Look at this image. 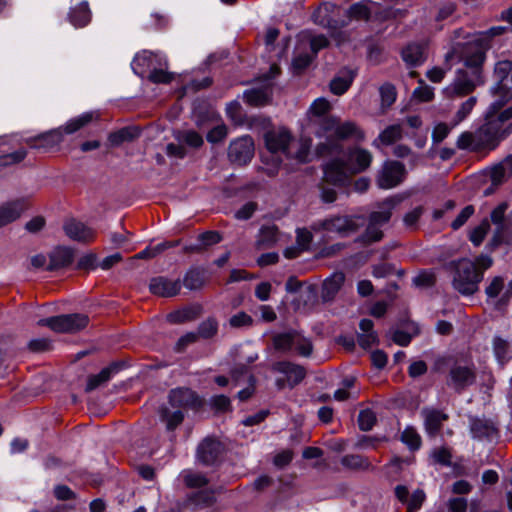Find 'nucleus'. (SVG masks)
<instances>
[{
  "label": "nucleus",
  "mask_w": 512,
  "mask_h": 512,
  "mask_svg": "<svg viewBox=\"0 0 512 512\" xmlns=\"http://www.w3.org/2000/svg\"><path fill=\"white\" fill-rule=\"evenodd\" d=\"M99 111H86L71 118L65 125L24 138V143L39 153H49L59 148L65 134H74L92 122L100 120Z\"/></svg>",
  "instance_id": "f257e3e1"
},
{
  "label": "nucleus",
  "mask_w": 512,
  "mask_h": 512,
  "mask_svg": "<svg viewBox=\"0 0 512 512\" xmlns=\"http://www.w3.org/2000/svg\"><path fill=\"white\" fill-rule=\"evenodd\" d=\"M435 373L444 374L445 384L457 394H462L476 383L477 374L474 364H462L453 355H443L435 359L433 364Z\"/></svg>",
  "instance_id": "f03ea898"
},
{
  "label": "nucleus",
  "mask_w": 512,
  "mask_h": 512,
  "mask_svg": "<svg viewBox=\"0 0 512 512\" xmlns=\"http://www.w3.org/2000/svg\"><path fill=\"white\" fill-rule=\"evenodd\" d=\"M501 109H492V103H490L484 114V123L475 130L477 141L475 149H479L480 152L495 150L512 134V122L505 124L506 119L500 117Z\"/></svg>",
  "instance_id": "7ed1b4c3"
},
{
  "label": "nucleus",
  "mask_w": 512,
  "mask_h": 512,
  "mask_svg": "<svg viewBox=\"0 0 512 512\" xmlns=\"http://www.w3.org/2000/svg\"><path fill=\"white\" fill-rule=\"evenodd\" d=\"M399 203L400 199L396 196H389L377 203L378 210L372 211L368 215L366 218V229L355 241L363 246H370L380 242L384 238V232L381 230V227L390 222L393 210Z\"/></svg>",
  "instance_id": "20e7f679"
},
{
  "label": "nucleus",
  "mask_w": 512,
  "mask_h": 512,
  "mask_svg": "<svg viewBox=\"0 0 512 512\" xmlns=\"http://www.w3.org/2000/svg\"><path fill=\"white\" fill-rule=\"evenodd\" d=\"M450 266L453 269V288L463 296H471L479 289V284L483 280V273L478 270L476 264L468 259L461 258L451 261Z\"/></svg>",
  "instance_id": "39448f33"
},
{
  "label": "nucleus",
  "mask_w": 512,
  "mask_h": 512,
  "mask_svg": "<svg viewBox=\"0 0 512 512\" xmlns=\"http://www.w3.org/2000/svg\"><path fill=\"white\" fill-rule=\"evenodd\" d=\"M366 222L361 214H330L312 224L314 231L336 233L340 237H348L360 230Z\"/></svg>",
  "instance_id": "423d86ee"
},
{
  "label": "nucleus",
  "mask_w": 512,
  "mask_h": 512,
  "mask_svg": "<svg viewBox=\"0 0 512 512\" xmlns=\"http://www.w3.org/2000/svg\"><path fill=\"white\" fill-rule=\"evenodd\" d=\"M493 73L496 82L490 88V93L495 97L491 102L492 109L503 108L512 100V87L507 84L509 76L512 77V61H497Z\"/></svg>",
  "instance_id": "0eeeda50"
},
{
  "label": "nucleus",
  "mask_w": 512,
  "mask_h": 512,
  "mask_svg": "<svg viewBox=\"0 0 512 512\" xmlns=\"http://www.w3.org/2000/svg\"><path fill=\"white\" fill-rule=\"evenodd\" d=\"M487 42L482 39L472 38L467 43V49L463 56V64L471 70V76L478 81V84H484L483 66L487 59L489 51Z\"/></svg>",
  "instance_id": "6e6552de"
},
{
  "label": "nucleus",
  "mask_w": 512,
  "mask_h": 512,
  "mask_svg": "<svg viewBox=\"0 0 512 512\" xmlns=\"http://www.w3.org/2000/svg\"><path fill=\"white\" fill-rule=\"evenodd\" d=\"M89 317L83 313H71L41 318L37 325L48 327L57 333H77L85 329L89 324Z\"/></svg>",
  "instance_id": "1a4fd4ad"
},
{
  "label": "nucleus",
  "mask_w": 512,
  "mask_h": 512,
  "mask_svg": "<svg viewBox=\"0 0 512 512\" xmlns=\"http://www.w3.org/2000/svg\"><path fill=\"white\" fill-rule=\"evenodd\" d=\"M405 165L397 160H385L376 174L378 188L389 190L399 186L406 177Z\"/></svg>",
  "instance_id": "9d476101"
},
{
  "label": "nucleus",
  "mask_w": 512,
  "mask_h": 512,
  "mask_svg": "<svg viewBox=\"0 0 512 512\" xmlns=\"http://www.w3.org/2000/svg\"><path fill=\"white\" fill-rule=\"evenodd\" d=\"M168 404L173 409L200 411L205 400L189 387H177L169 391L167 396Z\"/></svg>",
  "instance_id": "9b49d317"
},
{
  "label": "nucleus",
  "mask_w": 512,
  "mask_h": 512,
  "mask_svg": "<svg viewBox=\"0 0 512 512\" xmlns=\"http://www.w3.org/2000/svg\"><path fill=\"white\" fill-rule=\"evenodd\" d=\"M254 153L255 144L253 138L250 135H243L230 142L227 156L231 164L243 167L252 161Z\"/></svg>",
  "instance_id": "f8f14e48"
},
{
  "label": "nucleus",
  "mask_w": 512,
  "mask_h": 512,
  "mask_svg": "<svg viewBox=\"0 0 512 512\" xmlns=\"http://www.w3.org/2000/svg\"><path fill=\"white\" fill-rule=\"evenodd\" d=\"M224 451L225 446L218 438L207 436L197 446L196 459L203 466H215L220 463Z\"/></svg>",
  "instance_id": "ddd939ff"
},
{
  "label": "nucleus",
  "mask_w": 512,
  "mask_h": 512,
  "mask_svg": "<svg viewBox=\"0 0 512 512\" xmlns=\"http://www.w3.org/2000/svg\"><path fill=\"white\" fill-rule=\"evenodd\" d=\"M323 179L336 187H345L350 181V173L343 158L336 157L322 165Z\"/></svg>",
  "instance_id": "4468645a"
},
{
  "label": "nucleus",
  "mask_w": 512,
  "mask_h": 512,
  "mask_svg": "<svg viewBox=\"0 0 512 512\" xmlns=\"http://www.w3.org/2000/svg\"><path fill=\"white\" fill-rule=\"evenodd\" d=\"M156 66H168L165 56L149 50H142L133 57L131 69L135 75L144 79Z\"/></svg>",
  "instance_id": "2eb2a0df"
},
{
  "label": "nucleus",
  "mask_w": 512,
  "mask_h": 512,
  "mask_svg": "<svg viewBox=\"0 0 512 512\" xmlns=\"http://www.w3.org/2000/svg\"><path fill=\"white\" fill-rule=\"evenodd\" d=\"M481 85L466 70L459 69L454 81L443 89V94L449 99L461 98L470 95Z\"/></svg>",
  "instance_id": "dca6fc26"
},
{
  "label": "nucleus",
  "mask_w": 512,
  "mask_h": 512,
  "mask_svg": "<svg viewBox=\"0 0 512 512\" xmlns=\"http://www.w3.org/2000/svg\"><path fill=\"white\" fill-rule=\"evenodd\" d=\"M469 428L472 438L480 441L486 440L492 442L500 436L499 428L491 419L480 418L478 416L470 417Z\"/></svg>",
  "instance_id": "f3484780"
},
{
  "label": "nucleus",
  "mask_w": 512,
  "mask_h": 512,
  "mask_svg": "<svg viewBox=\"0 0 512 512\" xmlns=\"http://www.w3.org/2000/svg\"><path fill=\"white\" fill-rule=\"evenodd\" d=\"M344 161L352 175L364 172L372 162V154L364 148H349L344 155Z\"/></svg>",
  "instance_id": "a211bd4d"
},
{
  "label": "nucleus",
  "mask_w": 512,
  "mask_h": 512,
  "mask_svg": "<svg viewBox=\"0 0 512 512\" xmlns=\"http://www.w3.org/2000/svg\"><path fill=\"white\" fill-rule=\"evenodd\" d=\"M181 280H171L165 276H155L149 281V291L151 294L163 297L172 298L177 296L181 290Z\"/></svg>",
  "instance_id": "6ab92c4d"
},
{
  "label": "nucleus",
  "mask_w": 512,
  "mask_h": 512,
  "mask_svg": "<svg viewBox=\"0 0 512 512\" xmlns=\"http://www.w3.org/2000/svg\"><path fill=\"white\" fill-rule=\"evenodd\" d=\"M142 135V128L138 125H127L111 131L105 143L107 148H118L126 143H132Z\"/></svg>",
  "instance_id": "aec40b11"
},
{
  "label": "nucleus",
  "mask_w": 512,
  "mask_h": 512,
  "mask_svg": "<svg viewBox=\"0 0 512 512\" xmlns=\"http://www.w3.org/2000/svg\"><path fill=\"white\" fill-rule=\"evenodd\" d=\"M357 75L356 68L342 67L329 83L330 92L335 96H342L350 89Z\"/></svg>",
  "instance_id": "412c9836"
},
{
  "label": "nucleus",
  "mask_w": 512,
  "mask_h": 512,
  "mask_svg": "<svg viewBox=\"0 0 512 512\" xmlns=\"http://www.w3.org/2000/svg\"><path fill=\"white\" fill-rule=\"evenodd\" d=\"M28 207V201L24 198H18L0 205V228L19 219Z\"/></svg>",
  "instance_id": "4be33fe9"
},
{
  "label": "nucleus",
  "mask_w": 512,
  "mask_h": 512,
  "mask_svg": "<svg viewBox=\"0 0 512 512\" xmlns=\"http://www.w3.org/2000/svg\"><path fill=\"white\" fill-rule=\"evenodd\" d=\"M125 368L126 363L124 361L117 360L111 362L108 366L102 368L99 373L88 377L86 391L89 392L97 389Z\"/></svg>",
  "instance_id": "5701e85b"
},
{
  "label": "nucleus",
  "mask_w": 512,
  "mask_h": 512,
  "mask_svg": "<svg viewBox=\"0 0 512 512\" xmlns=\"http://www.w3.org/2000/svg\"><path fill=\"white\" fill-rule=\"evenodd\" d=\"M214 491L208 489H200L198 491L187 494L183 500L182 507L193 512L213 506L216 503Z\"/></svg>",
  "instance_id": "b1692460"
},
{
  "label": "nucleus",
  "mask_w": 512,
  "mask_h": 512,
  "mask_svg": "<svg viewBox=\"0 0 512 512\" xmlns=\"http://www.w3.org/2000/svg\"><path fill=\"white\" fill-rule=\"evenodd\" d=\"M400 55L407 68L420 67L427 59L426 46L420 42H409L401 49Z\"/></svg>",
  "instance_id": "393cba45"
},
{
  "label": "nucleus",
  "mask_w": 512,
  "mask_h": 512,
  "mask_svg": "<svg viewBox=\"0 0 512 512\" xmlns=\"http://www.w3.org/2000/svg\"><path fill=\"white\" fill-rule=\"evenodd\" d=\"M292 140L293 136L287 129H281L278 132L268 131L264 134L265 147L271 153H286Z\"/></svg>",
  "instance_id": "a878e982"
},
{
  "label": "nucleus",
  "mask_w": 512,
  "mask_h": 512,
  "mask_svg": "<svg viewBox=\"0 0 512 512\" xmlns=\"http://www.w3.org/2000/svg\"><path fill=\"white\" fill-rule=\"evenodd\" d=\"M63 230L70 239L82 243L94 241L96 235L92 228L75 219L66 221Z\"/></svg>",
  "instance_id": "bb28decb"
},
{
  "label": "nucleus",
  "mask_w": 512,
  "mask_h": 512,
  "mask_svg": "<svg viewBox=\"0 0 512 512\" xmlns=\"http://www.w3.org/2000/svg\"><path fill=\"white\" fill-rule=\"evenodd\" d=\"M273 369L276 372L286 375L290 388H294L299 385L306 376V369L303 366L287 360L276 362Z\"/></svg>",
  "instance_id": "cd10ccee"
},
{
  "label": "nucleus",
  "mask_w": 512,
  "mask_h": 512,
  "mask_svg": "<svg viewBox=\"0 0 512 512\" xmlns=\"http://www.w3.org/2000/svg\"><path fill=\"white\" fill-rule=\"evenodd\" d=\"M380 7L379 2H375L372 0H361L351 4L348 9L345 11V17L351 21H364L369 22L373 16V10L370 7Z\"/></svg>",
  "instance_id": "c85d7f7f"
},
{
  "label": "nucleus",
  "mask_w": 512,
  "mask_h": 512,
  "mask_svg": "<svg viewBox=\"0 0 512 512\" xmlns=\"http://www.w3.org/2000/svg\"><path fill=\"white\" fill-rule=\"evenodd\" d=\"M92 20V11L89 2L83 0L78 4L71 6L67 13V21L76 29L84 28Z\"/></svg>",
  "instance_id": "c756f323"
},
{
  "label": "nucleus",
  "mask_w": 512,
  "mask_h": 512,
  "mask_svg": "<svg viewBox=\"0 0 512 512\" xmlns=\"http://www.w3.org/2000/svg\"><path fill=\"white\" fill-rule=\"evenodd\" d=\"M422 415L424 417V428L429 437L437 436L442 429L443 422L449 418L446 413L436 408H424Z\"/></svg>",
  "instance_id": "7c9ffc66"
},
{
  "label": "nucleus",
  "mask_w": 512,
  "mask_h": 512,
  "mask_svg": "<svg viewBox=\"0 0 512 512\" xmlns=\"http://www.w3.org/2000/svg\"><path fill=\"white\" fill-rule=\"evenodd\" d=\"M74 261V251L70 247L58 246L49 254V263L46 270L53 272L67 268Z\"/></svg>",
  "instance_id": "2f4dec72"
},
{
  "label": "nucleus",
  "mask_w": 512,
  "mask_h": 512,
  "mask_svg": "<svg viewBox=\"0 0 512 512\" xmlns=\"http://www.w3.org/2000/svg\"><path fill=\"white\" fill-rule=\"evenodd\" d=\"M172 409L169 404H162L158 410L159 420L165 425L167 432H175L185 419L184 411Z\"/></svg>",
  "instance_id": "473e14b6"
},
{
  "label": "nucleus",
  "mask_w": 512,
  "mask_h": 512,
  "mask_svg": "<svg viewBox=\"0 0 512 512\" xmlns=\"http://www.w3.org/2000/svg\"><path fill=\"white\" fill-rule=\"evenodd\" d=\"M314 22L329 30V33L334 32L336 29H343L349 25V20L344 17L341 20L334 19L328 10V5L320 7L313 13Z\"/></svg>",
  "instance_id": "72a5a7b5"
},
{
  "label": "nucleus",
  "mask_w": 512,
  "mask_h": 512,
  "mask_svg": "<svg viewBox=\"0 0 512 512\" xmlns=\"http://www.w3.org/2000/svg\"><path fill=\"white\" fill-rule=\"evenodd\" d=\"M206 281L205 268L193 265L185 272L181 285L190 291H198L205 286Z\"/></svg>",
  "instance_id": "f704fd0d"
},
{
  "label": "nucleus",
  "mask_w": 512,
  "mask_h": 512,
  "mask_svg": "<svg viewBox=\"0 0 512 512\" xmlns=\"http://www.w3.org/2000/svg\"><path fill=\"white\" fill-rule=\"evenodd\" d=\"M341 465L354 471H373L375 467L371 464L368 457L359 454H347L341 458Z\"/></svg>",
  "instance_id": "c9c22d12"
},
{
  "label": "nucleus",
  "mask_w": 512,
  "mask_h": 512,
  "mask_svg": "<svg viewBox=\"0 0 512 512\" xmlns=\"http://www.w3.org/2000/svg\"><path fill=\"white\" fill-rule=\"evenodd\" d=\"M340 141L334 133L327 136L325 142H321L316 146V154L319 157L342 154L344 148Z\"/></svg>",
  "instance_id": "e433bc0d"
},
{
  "label": "nucleus",
  "mask_w": 512,
  "mask_h": 512,
  "mask_svg": "<svg viewBox=\"0 0 512 512\" xmlns=\"http://www.w3.org/2000/svg\"><path fill=\"white\" fill-rule=\"evenodd\" d=\"M334 134L341 141L350 138H355L356 140L364 139V132L351 121H346L342 124L338 123Z\"/></svg>",
  "instance_id": "4c0bfd02"
},
{
  "label": "nucleus",
  "mask_w": 512,
  "mask_h": 512,
  "mask_svg": "<svg viewBox=\"0 0 512 512\" xmlns=\"http://www.w3.org/2000/svg\"><path fill=\"white\" fill-rule=\"evenodd\" d=\"M200 307H184L168 314L167 318L170 323L182 324L195 320L200 314Z\"/></svg>",
  "instance_id": "58836bf2"
},
{
  "label": "nucleus",
  "mask_w": 512,
  "mask_h": 512,
  "mask_svg": "<svg viewBox=\"0 0 512 512\" xmlns=\"http://www.w3.org/2000/svg\"><path fill=\"white\" fill-rule=\"evenodd\" d=\"M243 99L252 107H262L269 103V96L263 88L246 89L243 92Z\"/></svg>",
  "instance_id": "ea45409f"
},
{
  "label": "nucleus",
  "mask_w": 512,
  "mask_h": 512,
  "mask_svg": "<svg viewBox=\"0 0 512 512\" xmlns=\"http://www.w3.org/2000/svg\"><path fill=\"white\" fill-rule=\"evenodd\" d=\"M315 58L311 54L304 52L299 53L293 56L290 71L294 76L303 75L306 70L311 66L314 62Z\"/></svg>",
  "instance_id": "a19ab883"
},
{
  "label": "nucleus",
  "mask_w": 512,
  "mask_h": 512,
  "mask_svg": "<svg viewBox=\"0 0 512 512\" xmlns=\"http://www.w3.org/2000/svg\"><path fill=\"white\" fill-rule=\"evenodd\" d=\"M375 11H373V15L375 20L379 22H387L390 20H396L403 18L406 15V10L393 8L391 6L383 7L380 4V7H374Z\"/></svg>",
  "instance_id": "79ce46f5"
},
{
  "label": "nucleus",
  "mask_w": 512,
  "mask_h": 512,
  "mask_svg": "<svg viewBox=\"0 0 512 512\" xmlns=\"http://www.w3.org/2000/svg\"><path fill=\"white\" fill-rule=\"evenodd\" d=\"M345 281V275L342 272L334 273L323 282L324 297L333 298L341 289Z\"/></svg>",
  "instance_id": "37998d69"
},
{
  "label": "nucleus",
  "mask_w": 512,
  "mask_h": 512,
  "mask_svg": "<svg viewBox=\"0 0 512 512\" xmlns=\"http://www.w3.org/2000/svg\"><path fill=\"white\" fill-rule=\"evenodd\" d=\"M278 227L276 225L262 226L257 239L258 247H272L278 240Z\"/></svg>",
  "instance_id": "c03bdc74"
},
{
  "label": "nucleus",
  "mask_w": 512,
  "mask_h": 512,
  "mask_svg": "<svg viewBox=\"0 0 512 512\" xmlns=\"http://www.w3.org/2000/svg\"><path fill=\"white\" fill-rule=\"evenodd\" d=\"M492 348L494 356L501 366L505 365L510 360L509 343L507 340L500 336H494L492 340Z\"/></svg>",
  "instance_id": "a18cd8bd"
},
{
  "label": "nucleus",
  "mask_w": 512,
  "mask_h": 512,
  "mask_svg": "<svg viewBox=\"0 0 512 512\" xmlns=\"http://www.w3.org/2000/svg\"><path fill=\"white\" fill-rule=\"evenodd\" d=\"M400 440L410 451H418L422 446V438L413 426H407L401 433Z\"/></svg>",
  "instance_id": "49530a36"
},
{
  "label": "nucleus",
  "mask_w": 512,
  "mask_h": 512,
  "mask_svg": "<svg viewBox=\"0 0 512 512\" xmlns=\"http://www.w3.org/2000/svg\"><path fill=\"white\" fill-rule=\"evenodd\" d=\"M219 330V323L213 316L202 321L197 328L196 334L199 338L209 340L215 337Z\"/></svg>",
  "instance_id": "de8ad7c7"
},
{
  "label": "nucleus",
  "mask_w": 512,
  "mask_h": 512,
  "mask_svg": "<svg viewBox=\"0 0 512 512\" xmlns=\"http://www.w3.org/2000/svg\"><path fill=\"white\" fill-rule=\"evenodd\" d=\"M297 332L290 330L287 332L278 333L273 337V345L277 351L287 352L291 350L294 345Z\"/></svg>",
  "instance_id": "09e8293b"
},
{
  "label": "nucleus",
  "mask_w": 512,
  "mask_h": 512,
  "mask_svg": "<svg viewBox=\"0 0 512 512\" xmlns=\"http://www.w3.org/2000/svg\"><path fill=\"white\" fill-rule=\"evenodd\" d=\"M436 282V274L429 269H421L412 279V284L420 289L432 288L436 285Z\"/></svg>",
  "instance_id": "8fccbe9b"
},
{
  "label": "nucleus",
  "mask_w": 512,
  "mask_h": 512,
  "mask_svg": "<svg viewBox=\"0 0 512 512\" xmlns=\"http://www.w3.org/2000/svg\"><path fill=\"white\" fill-rule=\"evenodd\" d=\"M379 94L382 109L390 108L397 99L396 87L390 82H385L379 87Z\"/></svg>",
  "instance_id": "3c124183"
},
{
  "label": "nucleus",
  "mask_w": 512,
  "mask_h": 512,
  "mask_svg": "<svg viewBox=\"0 0 512 512\" xmlns=\"http://www.w3.org/2000/svg\"><path fill=\"white\" fill-rule=\"evenodd\" d=\"M226 116L235 125H243L246 121V114L238 100H232L226 105Z\"/></svg>",
  "instance_id": "603ef678"
},
{
  "label": "nucleus",
  "mask_w": 512,
  "mask_h": 512,
  "mask_svg": "<svg viewBox=\"0 0 512 512\" xmlns=\"http://www.w3.org/2000/svg\"><path fill=\"white\" fill-rule=\"evenodd\" d=\"M413 326V333L410 334L404 330L396 329L392 334V340L395 344L401 347H407L410 345L414 336L420 334V328L417 323L411 322Z\"/></svg>",
  "instance_id": "864d4df0"
},
{
  "label": "nucleus",
  "mask_w": 512,
  "mask_h": 512,
  "mask_svg": "<svg viewBox=\"0 0 512 512\" xmlns=\"http://www.w3.org/2000/svg\"><path fill=\"white\" fill-rule=\"evenodd\" d=\"M401 138V128L399 125H389L384 130H382L377 140L381 142V144L385 146H389L394 144L397 140Z\"/></svg>",
  "instance_id": "5fc2aeb1"
},
{
  "label": "nucleus",
  "mask_w": 512,
  "mask_h": 512,
  "mask_svg": "<svg viewBox=\"0 0 512 512\" xmlns=\"http://www.w3.org/2000/svg\"><path fill=\"white\" fill-rule=\"evenodd\" d=\"M377 422L376 414L373 412V410L366 408L360 410L358 414V427L363 432H368L373 429Z\"/></svg>",
  "instance_id": "6e6d98bb"
},
{
  "label": "nucleus",
  "mask_w": 512,
  "mask_h": 512,
  "mask_svg": "<svg viewBox=\"0 0 512 512\" xmlns=\"http://www.w3.org/2000/svg\"><path fill=\"white\" fill-rule=\"evenodd\" d=\"M505 288V279L503 276H495L491 279L490 283L485 288V294L487 296V300L496 299V301L501 297V292H504Z\"/></svg>",
  "instance_id": "4d7b16f0"
},
{
  "label": "nucleus",
  "mask_w": 512,
  "mask_h": 512,
  "mask_svg": "<svg viewBox=\"0 0 512 512\" xmlns=\"http://www.w3.org/2000/svg\"><path fill=\"white\" fill-rule=\"evenodd\" d=\"M164 66H156L154 67L150 73L146 76L151 83L154 84H169L174 80V76L172 73L163 69Z\"/></svg>",
  "instance_id": "13d9d810"
},
{
  "label": "nucleus",
  "mask_w": 512,
  "mask_h": 512,
  "mask_svg": "<svg viewBox=\"0 0 512 512\" xmlns=\"http://www.w3.org/2000/svg\"><path fill=\"white\" fill-rule=\"evenodd\" d=\"M457 148L460 150H469L472 152H480L479 149H475L477 146L476 132L465 131L462 132L456 142Z\"/></svg>",
  "instance_id": "bf43d9fd"
},
{
  "label": "nucleus",
  "mask_w": 512,
  "mask_h": 512,
  "mask_svg": "<svg viewBox=\"0 0 512 512\" xmlns=\"http://www.w3.org/2000/svg\"><path fill=\"white\" fill-rule=\"evenodd\" d=\"M489 228V222L484 219L478 226L471 230L469 240L475 247H479L483 243Z\"/></svg>",
  "instance_id": "052dcab7"
},
{
  "label": "nucleus",
  "mask_w": 512,
  "mask_h": 512,
  "mask_svg": "<svg viewBox=\"0 0 512 512\" xmlns=\"http://www.w3.org/2000/svg\"><path fill=\"white\" fill-rule=\"evenodd\" d=\"M413 97L420 103L431 102L434 97V88L426 85L423 80H419V86L413 91Z\"/></svg>",
  "instance_id": "680f3d73"
},
{
  "label": "nucleus",
  "mask_w": 512,
  "mask_h": 512,
  "mask_svg": "<svg viewBox=\"0 0 512 512\" xmlns=\"http://www.w3.org/2000/svg\"><path fill=\"white\" fill-rule=\"evenodd\" d=\"M27 150L19 148L11 153L0 155V167H8L10 165L18 164L27 157Z\"/></svg>",
  "instance_id": "e2e57ef3"
},
{
  "label": "nucleus",
  "mask_w": 512,
  "mask_h": 512,
  "mask_svg": "<svg viewBox=\"0 0 512 512\" xmlns=\"http://www.w3.org/2000/svg\"><path fill=\"white\" fill-rule=\"evenodd\" d=\"M183 482L187 488H203L208 485V478L201 473L189 472L183 476Z\"/></svg>",
  "instance_id": "0e129e2a"
},
{
  "label": "nucleus",
  "mask_w": 512,
  "mask_h": 512,
  "mask_svg": "<svg viewBox=\"0 0 512 512\" xmlns=\"http://www.w3.org/2000/svg\"><path fill=\"white\" fill-rule=\"evenodd\" d=\"M223 237L222 235L215 230H208L205 232L200 233L197 236V241L200 242V245H202L203 249H207L213 245H216L222 241Z\"/></svg>",
  "instance_id": "69168bd1"
},
{
  "label": "nucleus",
  "mask_w": 512,
  "mask_h": 512,
  "mask_svg": "<svg viewBox=\"0 0 512 512\" xmlns=\"http://www.w3.org/2000/svg\"><path fill=\"white\" fill-rule=\"evenodd\" d=\"M210 406L216 413H226L232 409L230 398L224 394L212 396Z\"/></svg>",
  "instance_id": "338daca9"
},
{
  "label": "nucleus",
  "mask_w": 512,
  "mask_h": 512,
  "mask_svg": "<svg viewBox=\"0 0 512 512\" xmlns=\"http://www.w3.org/2000/svg\"><path fill=\"white\" fill-rule=\"evenodd\" d=\"M476 103H477L476 96H470L466 101H464L454 116L455 123H460V122L464 121L470 115V113L474 109Z\"/></svg>",
  "instance_id": "774afa93"
}]
</instances>
